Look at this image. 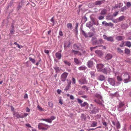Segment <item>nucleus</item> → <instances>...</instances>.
I'll return each mask as SVG.
<instances>
[{
  "mask_svg": "<svg viewBox=\"0 0 131 131\" xmlns=\"http://www.w3.org/2000/svg\"><path fill=\"white\" fill-rule=\"evenodd\" d=\"M104 1L105 0L98 1L95 2V4L96 5H100L102 3H103Z\"/></svg>",
  "mask_w": 131,
  "mask_h": 131,
  "instance_id": "412c9836",
  "label": "nucleus"
},
{
  "mask_svg": "<svg viewBox=\"0 0 131 131\" xmlns=\"http://www.w3.org/2000/svg\"><path fill=\"white\" fill-rule=\"evenodd\" d=\"M79 83L82 84H85L87 83V81L84 78H82L80 79L79 81Z\"/></svg>",
  "mask_w": 131,
  "mask_h": 131,
  "instance_id": "0eeeda50",
  "label": "nucleus"
},
{
  "mask_svg": "<svg viewBox=\"0 0 131 131\" xmlns=\"http://www.w3.org/2000/svg\"><path fill=\"white\" fill-rule=\"evenodd\" d=\"M98 46H99V47L103 46L102 45H101V46H95V47H91V48H90L91 50V51H92L93 49L96 48Z\"/></svg>",
  "mask_w": 131,
  "mask_h": 131,
  "instance_id": "603ef678",
  "label": "nucleus"
},
{
  "mask_svg": "<svg viewBox=\"0 0 131 131\" xmlns=\"http://www.w3.org/2000/svg\"><path fill=\"white\" fill-rule=\"evenodd\" d=\"M117 80L118 81H121L122 80V79L121 77L119 76H117Z\"/></svg>",
  "mask_w": 131,
  "mask_h": 131,
  "instance_id": "a19ab883",
  "label": "nucleus"
},
{
  "mask_svg": "<svg viewBox=\"0 0 131 131\" xmlns=\"http://www.w3.org/2000/svg\"><path fill=\"white\" fill-rule=\"evenodd\" d=\"M107 13V10L106 9H103L101 12L100 14L102 15H105Z\"/></svg>",
  "mask_w": 131,
  "mask_h": 131,
  "instance_id": "5701e85b",
  "label": "nucleus"
},
{
  "mask_svg": "<svg viewBox=\"0 0 131 131\" xmlns=\"http://www.w3.org/2000/svg\"><path fill=\"white\" fill-rule=\"evenodd\" d=\"M57 58L59 59H60L61 57V55L59 52H58L56 53L55 54Z\"/></svg>",
  "mask_w": 131,
  "mask_h": 131,
  "instance_id": "aec40b11",
  "label": "nucleus"
},
{
  "mask_svg": "<svg viewBox=\"0 0 131 131\" xmlns=\"http://www.w3.org/2000/svg\"><path fill=\"white\" fill-rule=\"evenodd\" d=\"M55 117L53 116H52L50 117V119L51 120H53L55 119Z\"/></svg>",
  "mask_w": 131,
  "mask_h": 131,
  "instance_id": "e2e57ef3",
  "label": "nucleus"
},
{
  "mask_svg": "<svg viewBox=\"0 0 131 131\" xmlns=\"http://www.w3.org/2000/svg\"><path fill=\"white\" fill-rule=\"evenodd\" d=\"M118 52L119 53H122L123 52V51L120 48H117Z\"/></svg>",
  "mask_w": 131,
  "mask_h": 131,
  "instance_id": "a18cd8bd",
  "label": "nucleus"
},
{
  "mask_svg": "<svg viewBox=\"0 0 131 131\" xmlns=\"http://www.w3.org/2000/svg\"><path fill=\"white\" fill-rule=\"evenodd\" d=\"M103 42L102 40L101 39H100L97 40V44H102Z\"/></svg>",
  "mask_w": 131,
  "mask_h": 131,
  "instance_id": "f704fd0d",
  "label": "nucleus"
},
{
  "mask_svg": "<svg viewBox=\"0 0 131 131\" xmlns=\"http://www.w3.org/2000/svg\"><path fill=\"white\" fill-rule=\"evenodd\" d=\"M59 34L60 36H62L63 35V32L61 30H60L59 32Z\"/></svg>",
  "mask_w": 131,
  "mask_h": 131,
  "instance_id": "052dcab7",
  "label": "nucleus"
},
{
  "mask_svg": "<svg viewBox=\"0 0 131 131\" xmlns=\"http://www.w3.org/2000/svg\"><path fill=\"white\" fill-rule=\"evenodd\" d=\"M56 72H57L60 71L59 68L58 67H56L54 68Z\"/></svg>",
  "mask_w": 131,
  "mask_h": 131,
  "instance_id": "37998d69",
  "label": "nucleus"
},
{
  "mask_svg": "<svg viewBox=\"0 0 131 131\" xmlns=\"http://www.w3.org/2000/svg\"><path fill=\"white\" fill-rule=\"evenodd\" d=\"M49 127V126L47 124L41 123H39L38 125V129L43 131L46 130Z\"/></svg>",
  "mask_w": 131,
  "mask_h": 131,
  "instance_id": "f257e3e1",
  "label": "nucleus"
},
{
  "mask_svg": "<svg viewBox=\"0 0 131 131\" xmlns=\"http://www.w3.org/2000/svg\"><path fill=\"white\" fill-rule=\"evenodd\" d=\"M82 32L83 34L84 35L85 37H91L93 35V33L90 32L88 33V35L87 36L86 33L83 30H82Z\"/></svg>",
  "mask_w": 131,
  "mask_h": 131,
  "instance_id": "1a4fd4ad",
  "label": "nucleus"
},
{
  "mask_svg": "<svg viewBox=\"0 0 131 131\" xmlns=\"http://www.w3.org/2000/svg\"><path fill=\"white\" fill-rule=\"evenodd\" d=\"M95 52L99 57H101L103 55V53L101 51L97 50L95 51Z\"/></svg>",
  "mask_w": 131,
  "mask_h": 131,
  "instance_id": "ddd939ff",
  "label": "nucleus"
},
{
  "mask_svg": "<svg viewBox=\"0 0 131 131\" xmlns=\"http://www.w3.org/2000/svg\"><path fill=\"white\" fill-rule=\"evenodd\" d=\"M125 104L123 102H121L119 103L118 107V110L119 111H123L124 110V106Z\"/></svg>",
  "mask_w": 131,
  "mask_h": 131,
  "instance_id": "20e7f679",
  "label": "nucleus"
},
{
  "mask_svg": "<svg viewBox=\"0 0 131 131\" xmlns=\"http://www.w3.org/2000/svg\"><path fill=\"white\" fill-rule=\"evenodd\" d=\"M64 63L68 66H70L71 65V63L68 61L67 60H65L63 61Z\"/></svg>",
  "mask_w": 131,
  "mask_h": 131,
  "instance_id": "2f4dec72",
  "label": "nucleus"
},
{
  "mask_svg": "<svg viewBox=\"0 0 131 131\" xmlns=\"http://www.w3.org/2000/svg\"><path fill=\"white\" fill-rule=\"evenodd\" d=\"M13 115L14 116H16L17 118H23L24 117V116H21L18 112H13Z\"/></svg>",
  "mask_w": 131,
  "mask_h": 131,
  "instance_id": "9d476101",
  "label": "nucleus"
},
{
  "mask_svg": "<svg viewBox=\"0 0 131 131\" xmlns=\"http://www.w3.org/2000/svg\"><path fill=\"white\" fill-rule=\"evenodd\" d=\"M99 109L97 107H94L91 111L93 114H95L99 112Z\"/></svg>",
  "mask_w": 131,
  "mask_h": 131,
  "instance_id": "f8f14e48",
  "label": "nucleus"
},
{
  "mask_svg": "<svg viewBox=\"0 0 131 131\" xmlns=\"http://www.w3.org/2000/svg\"><path fill=\"white\" fill-rule=\"evenodd\" d=\"M108 26L112 27L113 26V24L111 23H108Z\"/></svg>",
  "mask_w": 131,
  "mask_h": 131,
  "instance_id": "69168bd1",
  "label": "nucleus"
},
{
  "mask_svg": "<svg viewBox=\"0 0 131 131\" xmlns=\"http://www.w3.org/2000/svg\"><path fill=\"white\" fill-rule=\"evenodd\" d=\"M104 65L102 64H98L97 66V69H98V71H100L102 69V68L103 67Z\"/></svg>",
  "mask_w": 131,
  "mask_h": 131,
  "instance_id": "dca6fc26",
  "label": "nucleus"
},
{
  "mask_svg": "<svg viewBox=\"0 0 131 131\" xmlns=\"http://www.w3.org/2000/svg\"><path fill=\"white\" fill-rule=\"evenodd\" d=\"M121 3H119L118 5H116L115 6H114L113 8L114 9H116L118 8H120L121 7Z\"/></svg>",
  "mask_w": 131,
  "mask_h": 131,
  "instance_id": "473e14b6",
  "label": "nucleus"
},
{
  "mask_svg": "<svg viewBox=\"0 0 131 131\" xmlns=\"http://www.w3.org/2000/svg\"><path fill=\"white\" fill-rule=\"evenodd\" d=\"M93 62L89 60L87 62V65L89 67H92L93 66Z\"/></svg>",
  "mask_w": 131,
  "mask_h": 131,
  "instance_id": "f3484780",
  "label": "nucleus"
},
{
  "mask_svg": "<svg viewBox=\"0 0 131 131\" xmlns=\"http://www.w3.org/2000/svg\"><path fill=\"white\" fill-rule=\"evenodd\" d=\"M125 52L126 54H129L130 53V50L129 49L126 48L125 49Z\"/></svg>",
  "mask_w": 131,
  "mask_h": 131,
  "instance_id": "393cba45",
  "label": "nucleus"
},
{
  "mask_svg": "<svg viewBox=\"0 0 131 131\" xmlns=\"http://www.w3.org/2000/svg\"><path fill=\"white\" fill-rule=\"evenodd\" d=\"M37 108L40 111H43L44 110L43 109H42L41 107L39 105L37 106Z\"/></svg>",
  "mask_w": 131,
  "mask_h": 131,
  "instance_id": "49530a36",
  "label": "nucleus"
},
{
  "mask_svg": "<svg viewBox=\"0 0 131 131\" xmlns=\"http://www.w3.org/2000/svg\"><path fill=\"white\" fill-rule=\"evenodd\" d=\"M77 100L78 101V102L79 103H81L83 102V101L80 99L78 98Z\"/></svg>",
  "mask_w": 131,
  "mask_h": 131,
  "instance_id": "4d7b16f0",
  "label": "nucleus"
},
{
  "mask_svg": "<svg viewBox=\"0 0 131 131\" xmlns=\"http://www.w3.org/2000/svg\"><path fill=\"white\" fill-rule=\"evenodd\" d=\"M67 85L69 86H70L71 84V81L70 80H67Z\"/></svg>",
  "mask_w": 131,
  "mask_h": 131,
  "instance_id": "c03bdc74",
  "label": "nucleus"
},
{
  "mask_svg": "<svg viewBox=\"0 0 131 131\" xmlns=\"http://www.w3.org/2000/svg\"><path fill=\"white\" fill-rule=\"evenodd\" d=\"M70 86H69L67 85V86H66L64 89L66 91H67L69 89V88Z\"/></svg>",
  "mask_w": 131,
  "mask_h": 131,
  "instance_id": "bf43d9fd",
  "label": "nucleus"
},
{
  "mask_svg": "<svg viewBox=\"0 0 131 131\" xmlns=\"http://www.w3.org/2000/svg\"><path fill=\"white\" fill-rule=\"evenodd\" d=\"M126 45L129 47L131 46V43L129 41H127L126 42Z\"/></svg>",
  "mask_w": 131,
  "mask_h": 131,
  "instance_id": "72a5a7b5",
  "label": "nucleus"
},
{
  "mask_svg": "<svg viewBox=\"0 0 131 131\" xmlns=\"http://www.w3.org/2000/svg\"><path fill=\"white\" fill-rule=\"evenodd\" d=\"M73 46L74 48L75 49H78L79 48V46L76 44H74L73 45Z\"/></svg>",
  "mask_w": 131,
  "mask_h": 131,
  "instance_id": "09e8293b",
  "label": "nucleus"
},
{
  "mask_svg": "<svg viewBox=\"0 0 131 131\" xmlns=\"http://www.w3.org/2000/svg\"><path fill=\"white\" fill-rule=\"evenodd\" d=\"M125 18V17L124 16H120L118 18L117 22L121 21L123 20Z\"/></svg>",
  "mask_w": 131,
  "mask_h": 131,
  "instance_id": "bb28decb",
  "label": "nucleus"
},
{
  "mask_svg": "<svg viewBox=\"0 0 131 131\" xmlns=\"http://www.w3.org/2000/svg\"><path fill=\"white\" fill-rule=\"evenodd\" d=\"M108 81L109 84L112 86H114L115 85V81L113 79L109 78Z\"/></svg>",
  "mask_w": 131,
  "mask_h": 131,
  "instance_id": "6e6552de",
  "label": "nucleus"
},
{
  "mask_svg": "<svg viewBox=\"0 0 131 131\" xmlns=\"http://www.w3.org/2000/svg\"><path fill=\"white\" fill-rule=\"evenodd\" d=\"M95 97L98 98V100L95 99L94 100L95 102L100 105L102 104V101L103 102V101L101 95L97 94L95 95Z\"/></svg>",
  "mask_w": 131,
  "mask_h": 131,
  "instance_id": "f03ea898",
  "label": "nucleus"
},
{
  "mask_svg": "<svg viewBox=\"0 0 131 131\" xmlns=\"http://www.w3.org/2000/svg\"><path fill=\"white\" fill-rule=\"evenodd\" d=\"M29 60L31 61L33 64H35V59L32 58L31 57H30L29 58Z\"/></svg>",
  "mask_w": 131,
  "mask_h": 131,
  "instance_id": "e433bc0d",
  "label": "nucleus"
},
{
  "mask_svg": "<svg viewBox=\"0 0 131 131\" xmlns=\"http://www.w3.org/2000/svg\"><path fill=\"white\" fill-rule=\"evenodd\" d=\"M130 77L129 75L127 73H125L123 75V79L124 80V82L125 83H127L130 81Z\"/></svg>",
  "mask_w": 131,
  "mask_h": 131,
  "instance_id": "7ed1b4c3",
  "label": "nucleus"
},
{
  "mask_svg": "<svg viewBox=\"0 0 131 131\" xmlns=\"http://www.w3.org/2000/svg\"><path fill=\"white\" fill-rule=\"evenodd\" d=\"M124 38V36H117L116 37V39L118 41H121L123 40Z\"/></svg>",
  "mask_w": 131,
  "mask_h": 131,
  "instance_id": "2eb2a0df",
  "label": "nucleus"
},
{
  "mask_svg": "<svg viewBox=\"0 0 131 131\" xmlns=\"http://www.w3.org/2000/svg\"><path fill=\"white\" fill-rule=\"evenodd\" d=\"M70 43H69V44L67 46H66V44H64V47L65 48L67 47H70Z\"/></svg>",
  "mask_w": 131,
  "mask_h": 131,
  "instance_id": "0e129e2a",
  "label": "nucleus"
},
{
  "mask_svg": "<svg viewBox=\"0 0 131 131\" xmlns=\"http://www.w3.org/2000/svg\"><path fill=\"white\" fill-rule=\"evenodd\" d=\"M104 16H100L98 17V19L99 20L103 19L104 18Z\"/></svg>",
  "mask_w": 131,
  "mask_h": 131,
  "instance_id": "de8ad7c7",
  "label": "nucleus"
},
{
  "mask_svg": "<svg viewBox=\"0 0 131 131\" xmlns=\"http://www.w3.org/2000/svg\"><path fill=\"white\" fill-rule=\"evenodd\" d=\"M86 67L83 66L80 67L78 68L79 70H85L86 69Z\"/></svg>",
  "mask_w": 131,
  "mask_h": 131,
  "instance_id": "b1692460",
  "label": "nucleus"
},
{
  "mask_svg": "<svg viewBox=\"0 0 131 131\" xmlns=\"http://www.w3.org/2000/svg\"><path fill=\"white\" fill-rule=\"evenodd\" d=\"M67 27L70 30H71L72 27V25L71 23H68L67 25Z\"/></svg>",
  "mask_w": 131,
  "mask_h": 131,
  "instance_id": "a878e982",
  "label": "nucleus"
},
{
  "mask_svg": "<svg viewBox=\"0 0 131 131\" xmlns=\"http://www.w3.org/2000/svg\"><path fill=\"white\" fill-rule=\"evenodd\" d=\"M90 73L91 75V77H93L95 76V74L94 72H91Z\"/></svg>",
  "mask_w": 131,
  "mask_h": 131,
  "instance_id": "8fccbe9b",
  "label": "nucleus"
},
{
  "mask_svg": "<svg viewBox=\"0 0 131 131\" xmlns=\"http://www.w3.org/2000/svg\"><path fill=\"white\" fill-rule=\"evenodd\" d=\"M82 89L85 90L86 91H88V88L86 86H84L82 87Z\"/></svg>",
  "mask_w": 131,
  "mask_h": 131,
  "instance_id": "ea45409f",
  "label": "nucleus"
},
{
  "mask_svg": "<svg viewBox=\"0 0 131 131\" xmlns=\"http://www.w3.org/2000/svg\"><path fill=\"white\" fill-rule=\"evenodd\" d=\"M103 37L104 39L108 41L111 42L114 41L113 38L111 36L107 37L106 35H104L103 36Z\"/></svg>",
  "mask_w": 131,
  "mask_h": 131,
  "instance_id": "39448f33",
  "label": "nucleus"
},
{
  "mask_svg": "<svg viewBox=\"0 0 131 131\" xmlns=\"http://www.w3.org/2000/svg\"><path fill=\"white\" fill-rule=\"evenodd\" d=\"M112 54L108 53L106 54L105 57V59L106 60H108L111 59L112 57Z\"/></svg>",
  "mask_w": 131,
  "mask_h": 131,
  "instance_id": "9b49d317",
  "label": "nucleus"
},
{
  "mask_svg": "<svg viewBox=\"0 0 131 131\" xmlns=\"http://www.w3.org/2000/svg\"><path fill=\"white\" fill-rule=\"evenodd\" d=\"M88 104L86 102H84L83 104H82L80 105L81 107H83L85 106H88Z\"/></svg>",
  "mask_w": 131,
  "mask_h": 131,
  "instance_id": "c85d7f7f",
  "label": "nucleus"
},
{
  "mask_svg": "<svg viewBox=\"0 0 131 131\" xmlns=\"http://www.w3.org/2000/svg\"><path fill=\"white\" fill-rule=\"evenodd\" d=\"M59 103L61 105L62 104L63 102H62V100H61V99H59Z\"/></svg>",
  "mask_w": 131,
  "mask_h": 131,
  "instance_id": "774afa93",
  "label": "nucleus"
},
{
  "mask_svg": "<svg viewBox=\"0 0 131 131\" xmlns=\"http://www.w3.org/2000/svg\"><path fill=\"white\" fill-rule=\"evenodd\" d=\"M98 79L101 81H103L105 80V77L103 75H101L99 76Z\"/></svg>",
  "mask_w": 131,
  "mask_h": 131,
  "instance_id": "a211bd4d",
  "label": "nucleus"
},
{
  "mask_svg": "<svg viewBox=\"0 0 131 131\" xmlns=\"http://www.w3.org/2000/svg\"><path fill=\"white\" fill-rule=\"evenodd\" d=\"M92 44L93 45H95L97 44V40L95 37H93L92 40Z\"/></svg>",
  "mask_w": 131,
  "mask_h": 131,
  "instance_id": "4468645a",
  "label": "nucleus"
},
{
  "mask_svg": "<svg viewBox=\"0 0 131 131\" xmlns=\"http://www.w3.org/2000/svg\"><path fill=\"white\" fill-rule=\"evenodd\" d=\"M100 71H101L103 73H104V74H106L107 73V70L105 68H104V69H102Z\"/></svg>",
  "mask_w": 131,
  "mask_h": 131,
  "instance_id": "7c9ffc66",
  "label": "nucleus"
},
{
  "mask_svg": "<svg viewBox=\"0 0 131 131\" xmlns=\"http://www.w3.org/2000/svg\"><path fill=\"white\" fill-rule=\"evenodd\" d=\"M126 9V6H125L121 8L120 11L121 12H124Z\"/></svg>",
  "mask_w": 131,
  "mask_h": 131,
  "instance_id": "4c0bfd02",
  "label": "nucleus"
},
{
  "mask_svg": "<svg viewBox=\"0 0 131 131\" xmlns=\"http://www.w3.org/2000/svg\"><path fill=\"white\" fill-rule=\"evenodd\" d=\"M97 122L95 121H93L92 122L91 126L92 127H96L97 126Z\"/></svg>",
  "mask_w": 131,
  "mask_h": 131,
  "instance_id": "4be33fe9",
  "label": "nucleus"
},
{
  "mask_svg": "<svg viewBox=\"0 0 131 131\" xmlns=\"http://www.w3.org/2000/svg\"><path fill=\"white\" fill-rule=\"evenodd\" d=\"M44 52L45 53L47 54H48L49 53V51L48 50H44Z\"/></svg>",
  "mask_w": 131,
  "mask_h": 131,
  "instance_id": "338daca9",
  "label": "nucleus"
},
{
  "mask_svg": "<svg viewBox=\"0 0 131 131\" xmlns=\"http://www.w3.org/2000/svg\"><path fill=\"white\" fill-rule=\"evenodd\" d=\"M72 83L74 84H75L76 83V80L74 78L72 77Z\"/></svg>",
  "mask_w": 131,
  "mask_h": 131,
  "instance_id": "3c124183",
  "label": "nucleus"
},
{
  "mask_svg": "<svg viewBox=\"0 0 131 131\" xmlns=\"http://www.w3.org/2000/svg\"><path fill=\"white\" fill-rule=\"evenodd\" d=\"M127 24H123L121 25V27L123 29H125L127 28Z\"/></svg>",
  "mask_w": 131,
  "mask_h": 131,
  "instance_id": "c9c22d12",
  "label": "nucleus"
},
{
  "mask_svg": "<svg viewBox=\"0 0 131 131\" xmlns=\"http://www.w3.org/2000/svg\"><path fill=\"white\" fill-rule=\"evenodd\" d=\"M48 104L49 106L51 108H52L53 106V103L50 102H48Z\"/></svg>",
  "mask_w": 131,
  "mask_h": 131,
  "instance_id": "58836bf2",
  "label": "nucleus"
},
{
  "mask_svg": "<svg viewBox=\"0 0 131 131\" xmlns=\"http://www.w3.org/2000/svg\"><path fill=\"white\" fill-rule=\"evenodd\" d=\"M57 92L58 94H60L61 92V90L58 89L57 91Z\"/></svg>",
  "mask_w": 131,
  "mask_h": 131,
  "instance_id": "680f3d73",
  "label": "nucleus"
},
{
  "mask_svg": "<svg viewBox=\"0 0 131 131\" xmlns=\"http://www.w3.org/2000/svg\"><path fill=\"white\" fill-rule=\"evenodd\" d=\"M41 61V59H40L38 62L36 64V66H38L40 64V62Z\"/></svg>",
  "mask_w": 131,
  "mask_h": 131,
  "instance_id": "864d4df0",
  "label": "nucleus"
},
{
  "mask_svg": "<svg viewBox=\"0 0 131 131\" xmlns=\"http://www.w3.org/2000/svg\"><path fill=\"white\" fill-rule=\"evenodd\" d=\"M125 42H122V43L120 45V46L121 47H123L125 46Z\"/></svg>",
  "mask_w": 131,
  "mask_h": 131,
  "instance_id": "13d9d810",
  "label": "nucleus"
},
{
  "mask_svg": "<svg viewBox=\"0 0 131 131\" xmlns=\"http://www.w3.org/2000/svg\"><path fill=\"white\" fill-rule=\"evenodd\" d=\"M86 25L87 27L90 28L92 26V24L91 22H89L86 23Z\"/></svg>",
  "mask_w": 131,
  "mask_h": 131,
  "instance_id": "cd10ccee",
  "label": "nucleus"
},
{
  "mask_svg": "<svg viewBox=\"0 0 131 131\" xmlns=\"http://www.w3.org/2000/svg\"><path fill=\"white\" fill-rule=\"evenodd\" d=\"M68 74V73L66 72H64L62 74L61 76V79L63 81H65Z\"/></svg>",
  "mask_w": 131,
  "mask_h": 131,
  "instance_id": "423d86ee",
  "label": "nucleus"
},
{
  "mask_svg": "<svg viewBox=\"0 0 131 131\" xmlns=\"http://www.w3.org/2000/svg\"><path fill=\"white\" fill-rule=\"evenodd\" d=\"M74 62L77 64H79L80 63V62L79 60L76 58H74Z\"/></svg>",
  "mask_w": 131,
  "mask_h": 131,
  "instance_id": "c756f323",
  "label": "nucleus"
},
{
  "mask_svg": "<svg viewBox=\"0 0 131 131\" xmlns=\"http://www.w3.org/2000/svg\"><path fill=\"white\" fill-rule=\"evenodd\" d=\"M72 52L75 55H81V53L78 51H76L74 50H72Z\"/></svg>",
  "mask_w": 131,
  "mask_h": 131,
  "instance_id": "6ab92c4d",
  "label": "nucleus"
},
{
  "mask_svg": "<svg viewBox=\"0 0 131 131\" xmlns=\"http://www.w3.org/2000/svg\"><path fill=\"white\" fill-rule=\"evenodd\" d=\"M102 24L104 25L105 26H108V23L105 21H103L102 23Z\"/></svg>",
  "mask_w": 131,
  "mask_h": 131,
  "instance_id": "79ce46f5",
  "label": "nucleus"
},
{
  "mask_svg": "<svg viewBox=\"0 0 131 131\" xmlns=\"http://www.w3.org/2000/svg\"><path fill=\"white\" fill-rule=\"evenodd\" d=\"M118 12H115L113 14V15L114 16H116L118 14Z\"/></svg>",
  "mask_w": 131,
  "mask_h": 131,
  "instance_id": "6e6d98bb",
  "label": "nucleus"
},
{
  "mask_svg": "<svg viewBox=\"0 0 131 131\" xmlns=\"http://www.w3.org/2000/svg\"><path fill=\"white\" fill-rule=\"evenodd\" d=\"M126 5L127 6L130 7L131 6V3L130 2H128L127 3Z\"/></svg>",
  "mask_w": 131,
  "mask_h": 131,
  "instance_id": "5fc2aeb1",
  "label": "nucleus"
}]
</instances>
